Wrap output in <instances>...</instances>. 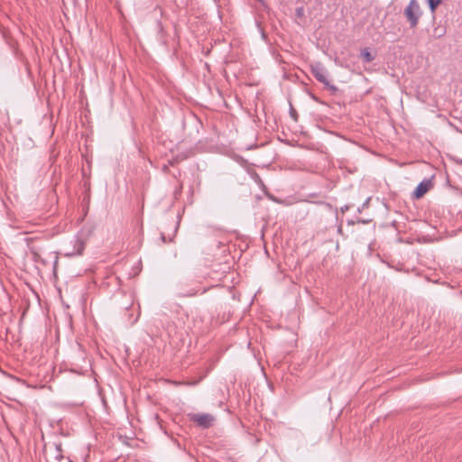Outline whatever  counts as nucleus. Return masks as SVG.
<instances>
[{"mask_svg": "<svg viewBox=\"0 0 462 462\" xmlns=\"http://www.w3.org/2000/svg\"><path fill=\"white\" fill-rule=\"evenodd\" d=\"M310 72L313 77L320 83H322L326 88L332 91H337V88L334 85H331L328 80V72L321 62H313L310 66Z\"/></svg>", "mask_w": 462, "mask_h": 462, "instance_id": "obj_1", "label": "nucleus"}, {"mask_svg": "<svg viewBox=\"0 0 462 462\" xmlns=\"http://www.w3.org/2000/svg\"><path fill=\"white\" fill-rule=\"evenodd\" d=\"M421 14L422 11L418 0H411L404 9V15L407 18L411 28L417 27Z\"/></svg>", "mask_w": 462, "mask_h": 462, "instance_id": "obj_2", "label": "nucleus"}, {"mask_svg": "<svg viewBox=\"0 0 462 462\" xmlns=\"http://www.w3.org/2000/svg\"><path fill=\"white\" fill-rule=\"evenodd\" d=\"M189 418L191 421L202 429L210 428L215 421L214 416L209 413H193L189 415Z\"/></svg>", "mask_w": 462, "mask_h": 462, "instance_id": "obj_3", "label": "nucleus"}, {"mask_svg": "<svg viewBox=\"0 0 462 462\" xmlns=\"http://www.w3.org/2000/svg\"><path fill=\"white\" fill-rule=\"evenodd\" d=\"M431 188V181L430 180H423L421 181L415 190L413 191V197L416 199L421 198L425 193L428 192V190Z\"/></svg>", "mask_w": 462, "mask_h": 462, "instance_id": "obj_4", "label": "nucleus"}, {"mask_svg": "<svg viewBox=\"0 0 462 462\" xmlns=\"http://www.w3.org/2000/svg\"><path fill=\"white\" fill-rule=\"evenodd\" d=\"M84 249H85V242L80 238H77L74 241V249L70 252H68L66 254V255H68V256L81 255L83 254Z\"/></svg>", "mask_w": 462, "mask_h": 462, "instance_id": "obj_5", "label": "nucleus"}, {"mask_svg": "<svg viewBox=\"0 0 462 462\" xmlns=\"http://www.w3.org/2000/svg\"><path fill=\"white\" fill-rule=\"evenodd\" d=\"M361 58L364 62L368 63L374 60V56L369 51L368 49L365 48L361 51Z\"/></svg>", "mask_w": 462, "mask_h": 462, "instance_id": "obj_6", "label": "nucleus"}, {"mask_svg": "<svg viewBox=\"0 0 462 462\" xmlns=\"http://www.w3.org/2000/svg\"><path fill=\"white\" fill-rule=\"evenodd\" d=\"M443 0H427L430 10L432 14L435 13L439 5L442 3Z\"/></svg>", "mask_w": 462, "mask_h": 462, "instance_id": "obj_7", "label": "nucleus"}, {"mask_svg": "<svg viewBox=\"0 0 462 462\" xmlns=\"http://www.w3.org/2000/svg\"><path fill=\"white\" fill-rule=\"evenodd\" d=\"M446 32V30L443 28V27H437L434 29V33H433V36L435 38H440L441 36H443Z\"/></svg>", "mask_w": 462, "mask_h": 462, "instance_id": "obj_8", "label": "nucleus"}, {"mask_svg": "<svg viewBox=\"0 0 462 462\" xmlns=\"http://www.w3.org/2000/svg\"><path fill=\"white\" fill-rule=\"evenodd\" d=\"M296 16L300 19L305 17V9L303 6L297 7L295 10Z\"/></svg>", "mask_w": 462, "mask_h": 462, "instance_id": "obj_9", "label": "nucleus"}, {"mask_svg": "<svg viewBox=\"0 0 462 462\" xmlns=\"http://www.w3.org/2000/svg\"><path fill=\"white\" fill-rule=\"evenodd\" d=\"M197 293H198V291L195 289H192L186 292H180V295L182 297H193V296L197 295Z\"/></svg>", "mask_w": 462, "mask_h": 462, "instance_id": "obj_10", "label": "nucleus"}, {"mask_svg": "<svg viewBox=\"0 0 462 462\" xmlns=\"http://www.w3.org/2000/svg\"><path fill=\"white\" fill-rule=\"evenodd\" d=\"M61 451H62V450H61V448H60L59 446H57V447H56V453H57V455H56V457H56V459H57L58 461H60V460L63 458V456H62V454H61Z\"/></svg>", "mask_w": 462, "mask_h": 462, "instance_id": "obj_11", "label": "nucleus"}, {"mask_svg": "<svg viewBox=\"0 0 462 462\" xmlns=\"http://www.w3.org/2000/svg\"><path fill=\"white\" fill-rule=\"evenodd\" d=\"M290 115H291V116L295 121H297V119H298V114H297L296 110H295L292 106L291 107Z\"/></svg>", "mask_w": 462, "mask_h": 462, "instance_id": "obj_12", "label": "nucleus"}, {"mask_svg": "<svg viewBox=\"0 0 462 462\" xmlns=\"http://www.w3.org/2000/svg\"><path fill=\"white\" fill-rule=\"evenodd\" d=\"M199 381H200V379L198 380V381H195V382H188V383H185L187 385H196L197 383H199Z\"/></svg>", "mask_w": 462, "mask_h": 462, "instance_id": "obj_13", "label": "nucleus"}, {"mask_svg": "<svg viewBox=\"0 0 462 462\" xmlns=\"http://www.w3.org/2000/svg\"><path fill=\"white\" fill-rule=\"evenodd\" d=\"M457 162L462 165V160L457 161Z\"/></svg>", "mask_w": 462, "mask_h": 462, "instance_id": "obj_14", "label": "nucleus"}]
</instances>
